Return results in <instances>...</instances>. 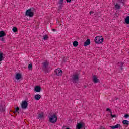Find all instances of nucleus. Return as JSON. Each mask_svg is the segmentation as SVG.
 <instances>
[{
    "mask_svg": "<svg viewBox=\"0 0 129 129\" xmlns=\"http://www.w3.org/2000/svg\"><path fill=\"white\" fill-rule=\"evenodd\" d=\"M110 127L111 128V129H115V128H121V126L120 125V124H117L114 126H110Z\"/></svg>",
    "mask_w": 129,
    "mask_h": 129,
    "instance_id": "obj_11",
    "label": "nucleus"
},
{
    "mask_svg": "<svg viewBox=\"0 0 129 129\" xmlns=\"http://www.w3.org/2000/svg\"><path fill=\"white\" fill-rule=\"evenodd\" d=\"M28 107V101L24 100L21 103V108L26 109Z\"/></svg>",
    "mask_w": 129,
    "mask_h": 129,
    "instance_id": "obj_6",
    "label": "nucleus"
},
{
    "mask_svg": "<svg viewBox=\"0 0 129 129\" xmlns=\"http://www.w3.org/2000/svg\"><path fill=\"white\" fill-rule=\"evenodd\" d=\"M35 100H40L41 99V95L37 94L34 96Z\"/></svg>",
    "mask_w": 129,
    "mask_h": 129,
    "instance_id": "obj_16",
    "label": "nucleus"
},
{
    "mask_svg": "<svg viewBox=\"0 0 129 129\" xmlns=\"http://www.w3.org/2000/svg\"><path fill=\"white\" fill-rule=\"evenodd\" d=\"M93 81L94 83H98V79L96 77V76L94 75L93 76Z\"/></svg>",
    "mask_w": 129,
    "mask_h": 129,
    "instance_id": "obj_12",
    "label": "nucleus"
},
{
    "mask_svg": "<svg viewBox=\"0 0 129 129\" xmlns=\"http://www.w3.org/2000/svg\"><path fill=\"white\" fill-rule=\"evenodd\" d=\"M63 4H64V0H59L58 2V9L59 10H62V8H63Z\"/></svg>",
    "mask_w": 129,
    "mask_h": 129,
    "instance_id": "obj_8",
    "label": "nucleus"
},
{
    "mask_svg": "<svg viewBox=\"0 0 129 129\" xmlns=\"http://www.w3.org/2000/svg\"><path fill=\"white\" fill-rule=\"evenodd\" d=\"M21 110H20V108L19 107H17L15 108V111L13 112V113H18V114H20L21 113Z\"/></svg>",
    "mask_w": 129,
    "mask_h": 129,
    "instance_id": "obj_13",
    "label": "nucleus"
},
{
    "mask_svg": "<svg viewBox=\"0 0 129 129\" xmlns=\"http://www.w3.org/2000/svg\"><path fill=\"white\" fill-rule=\"evenodd\" d=\"M57 120H58V117H57L56 114H53L49 117V122H51V123H55L57 122Z\"/></svg>",
    "mask_w": 129,
    "mask_h": 129,
    "instance_id": "obj_4",
    "label": "nucleus"
},
{
    "mask_svg": "<svg viewBox=\"0 0 129 129\" xmlns=\"http://www.w3.org/2000/svg\"><path fill=\"white\" fill-rule=\"evenodd\" d=\"M49 62L48 61H45V62L42 63L43 68H49Z\"/></svg>",
    "mask_w": 129,
    "mask_h": 129,
    "instance_id": "obj_9",
    "label": "nucleus"
},
{
    "mask_svg": "<svg viewBox=\"0 0 129 129\" xmlns=\"http://www.w3.org/2000/svg\"><path fill=\"white\" fill-rule=\"evenodd\" d=\"M103 40L104 39H103L102 36H98L95 38L94 41L96 44H101L103 42Z\"/></svg>",
    "mask_w": 129,
    "mask_h": 129,
    "instance_id": "obj_3",
    "label": "nucleus"
},
{
    "mask_svg": "<svg viewBox=\"0 0 129 129\" xmlns=\"http://www.w3.org/2000/svg\"><path fill=\"white\" fill-rule=\"evenodd\" d=\"M67 3H71V0H66Z\"/></svg>",
    "mask_w": 129,
    "mask_h": 129,
    "instance_id": "obj_34",
    "label": "nucleus"
},
{
    "mask_svg": "<svg viewBox=\"0 0 129 129\" xmlns=\"http://www.w3.org/2000/svg\"><path fill=\"white\" fill-rule=\"evenodd\" d=\"M55 74H56L58 76H60L62 75V73H63V71L62 70L60 69H57L54 71Z\"/></svg>",
    "mask_w": 129,
    "mask_h": 129,
    "instance_id": "obj_7",
    "label": "nucleus"
},
{
    "mask_svg": "<svg viewBox=\"0 0 129 129\" xmlns=\"http://www.w3.org/2000/svg\"><path fill=\"white\" fill-rule=\"evenodd\" d=\"M15 78H16V79H17V80H20V79H21V78H22V75L20 73H17L16 75Z\"/></svg>",
    "mask_w": 129,
    "mask_h": 129,
    "instance_id": "obj_14",
    "label": "nucleus"
},
{
    "mask_svg": "<svg viewBox=\"0 0 129 129\" xmlns=\"http://www.w3.org/2000/svg\"><path fill=\"white\" fill-rule=\"evenodd\" d=\"M6 33L4 31H0V38H3V37H5L6 36Z\"/></svg>",
    "mask_w": 129,
    "mask_h": 129,
    "instance_id": "obj_18",
    "label": "nucleus"
},
{
    "mask_svg": "<svg viewBox=\"0 0 129 129\" xmlns=\"http://www.w3.org/2000/svg\"><path fill=\"white\" fill-rule=\"evenodd\" d=\"M52 31H53V32H56V31H57V30H56V29H52Z\"/></svg>",
    "mask_w": 129,
    "mask_h": 129,
    "instance_id": "obj_36",
    "label": "nucleus"
},
{
    "mask_svg": "<svg viewBox=\"0 0 129 129\" xmlns=\"http://www.w3.org/2000/svg\"><path fill=\"white\" fill-rule=\"evenodd\" d=\"M4 56V54L3 53L0 52V64H2V61H3V57Z\"/></svg>",
    "mask_w": 129,
    "mask_h": 129,
    "instance_id": "obj_23",
    "label": "nucleus"
},
{
    "mask_svg": "<svg viewBox=\"0 0 129 129\" xmlns=\"http://www.w3.org/2000/svg\"><path fill=\"white\" fill-rule=\"evenodd\" d=\"M43 117H44V113H41V114H39L38 119H42Z\"/></svg>",
    "mask_w": 129,
    "mask_h": 129,
    "instance_id": "obj_24",
    "label": "nucleus"
},
{
    "mask_svg": "<svg viewBox=\"0 0 129 129\" xmlns=\"http://www.w3.org/2000/svg\"><path fill=\"white\" fill-rule=\"evenodd\" d=\"M48 38H49V37L46 34L43 36V40H44V41H47V40H48Z\"/></svg>",
    "mask_w": 129,
    "mask_h": 129,
    "instance_id": "obj_27",
    "label": "nucleus"
},
{
    "mask_svg": "<svg viewBox=\"0 0 129 129\" xmlns=\"http://www.w3.org/2000/svg\"><path fill=\"white\" fill-rule=\"evenodd\" d=\"M110 115L112 118H113L114 117H116V115H112V112L110 111Z\"/></svg>",
    "mask_w": 129,
    "mask_h": 129,
    "instance_id": "obj_30",
    "label": "nucleus"
},
{
    "mask_svg": "<svg viewBox=\"0 0 129 129\" xmlns=\"http://www.w3.org/2000/svg\"><path fill=\"white\" fill-rule=\"evenodd\" d=\"M124 117H125V118H127L128 117H129V115L125 114V115H124Z\"/></svg>",
    "mask_w": 129,
    "mask_h": 129,
    "instance_id": "obj_32",
    "label": "nucleus"
},
{
    "mask_svg": "<svg viewBox=\"0 0 129 129\" xmlns=\"http://www.w3.org/2000/svg\"><path fill=\"white\" fill-rule=\"evenodd\" d=\"M118 64H120L119 66H120V68L121 69V70H122V69H123V65L124 64V63L122 62H118Z\"/></svg>",
    "mask_w": 129,
    "mask_h": 129,
    "instance_id": "obj_20",
    "label": "nucleus"
},
{
    "mask_svg": "<svg viewBox=\"0 0 129 129\" xmlns=\"http://www.w3.org/2000/svg\"><path fill=\"white\" fill-rule=\"evenodd\" d=\"M90 45V39H87V40L84 42V46H88Z\"/></svg>",
    "mask_w": 129,
    "mask_h": 129,
    "instance_id": "obj_15",
    "label": "nucleus"
},
{
    "mask_svg": "<svg viewBox=\"0 0 129 129\" xmlns=\"http://www.w3.org/2000/svg\"><path fill=\"white\" fill-rule=\"evenodd\" d=\"M64 127H66V126H63V128H64Z\"/></svg>",
    "mask_w": 129,
    "mask_h": 129,
    "instance_id": "obj_38",
    "label": "nucleus"
},
{
    "mask_svg": "<svg viewBox=\"0 0 129 129\" xmlns=\"http://www.w3.org/2000/svg\"><path fill=\"white\" fill-rule=\"evenodd\" d=\"M111 111V110L110 109L108 108H107L106 109V111Z\"/></svg>",
    "mask_w": 129,
    "mask_h": 129,
    "instance_id": "obj_33",
    "label": "nucleus"
},
{
    "mask_svg": "<svg viewBox=\"0 0 129 129\" xmlns=\"http://www.w3.org/2000/svg\"><path fill=\"white\" fill-rule=\"evenodd\" d=\"M93 11H90V15H91V14H93Z\"/></svg>",
    "mask_w": 129,
    "mask_h": 129,
    "instance_id": "obj_35",
    "label": "nucleus"
},
{
    "mask_svg": "<svg viewBox=\"0 0 129 129\" xmlns=\"http://www.w3.org/2000/svg\"><path fill=\"white\" fill-rule=\"evenodd\" d=\"M122 123L124 125H129V121L126 120H123Z\"/></svg>",
    "mask_w": 129,
    "mask_h": 129,
    "instance_id": "obj_19",
    "label": "nucleus"
},
{
    "mask_svg": "<svg viewBox=\"0 0 129 129\" xmlns=\"http://www.w3.org/2000/svg\"><path fill=\"white\" fill-rule=\"evenodd\" d=\"M115 8L117 10H119V9H120V6L118 5V4H116L115 5Z\"/></svg>",
    "mask_w": 129,
    "mask_h": 129,
    "instance_id": "obj_29",
    "label": "nucleus"
},
{
    "mask_svg": "<svg viewBox=\"0 0 129 129\" xmlns=\"http://www.w3.org/2000/svg\"><path fill=\"white\" fill-rule=\"evenodd\" d=\"M6 109V107L5 106L1 105L0 106V112H5Z\"/></svg>",
    "mask_w": 129,
    "mask_h": 129,
    "instance_id": "obj_17",
    "label": "nucleus"
},
{
    "mask_svg": "<svg viewBox=\"0 0 129 129\" xmlns=\"http://www.w3.org/2000/svg\"><path fill=\"white\" fill-rule=\"evenodd\" d=\"M49 68H43V71H44L45 73H49Z\"/></svg>",
    "mask_w": 129,
    "mask_h": 129,
    "instance_id": "obj_25",
    "label": "nucleus"
},
{
    "mask_svg": "<svg viewBox=\"0 0 129 129\" xmlns=\"http://www.w3.org/2000/svg\"><path fill=\"white\" fill-rule=\"evenodd\" d=\"M85 124H84V123L79 122V123H77L76 127L77 129H81V128L85 129Z\"/></svg>",
    "mask_w": 129,
    "mask_h": 129,
    "instance_id": "obj_5",
    "label": "nucleus"
},
{
    "mask_svg": "<svg viewBox=\"0 0 129 129\" xmlns=\"http://www.w3.org/2000/svg\"><path fill=\"white\" fill-rule=\"evenodd\" d=\"M13 32H14V33H17L18 32V28L16 27H13L12 29Z\"/></svg>",
    "mask_w": 129,
    "mask_h": 129,
    "instance_id": "obj_26",
    "label": "nucleus"
},
{
    "mask_svg": "<svg viewBox=\"0 0 129 129\" xmlns=\"http://www.w3.org/2000/svg\"><path fill=\"white\" fill-rule=\"evenodd\" d=\"M0 41H2V42H6V39H5L4 37H0Z\"/></svg>",
    "mask_w": 129,
    "mask_h": 129,
    "instance_id": "obj_31",
    "label": "nucleus"
},
{
    "mask_svg": "<svg viewBox=\"0 0 129 129\" xmlns=\"http://www.w3.org/2000/svg\"><path fill=\"white\" fill-rule=\"evenodd\" d=\"M79 73L73 74L72 77V81L73 83H77L79 81Z\"/></svg>",
    "mask_w": 129,
    "mask_h": 129,
    "instance_id": "obj_2",
    "label": "nucleus"
},
{
    "mask_svg": "<svg viewBox=\"0 0 129 129\" xmlns=\"http://www.w3.org/2000/svg\"><path fill=\"white\" fill-rule=\"evenodd\" d=\"M84 88H86V86H84Z\"/></svg>",
    "mask_w": 129,
    "mask_h": 129,
    "instance_id": "obj_37",
    "label": "nucleus"
},
{
    "mask_svg": "<svg viewBox=\"0 0 129 129\" xmlns=\"http://www.w3.org/2000/svg\"><path fill=\"white\" fill-rule=\"evenodd\" d=\"M34 90L36 92H40L42 90V88L40 86H36L34 88Z\"/></svg>",
    "mask_w": 129,
    "mask_h": 129,
    "instance_id": "obj_10",
    "label": "nucleus"
},
{
    "mask_svg": "<svg viewBox=\"0 0 129 129\" xmlns=\"http://www.w3.org/2000/svg\"><path fill=\"white\" fill-rule=\"evenodd\" d=\"M125 22L126 24L127 25H129V16H127L126 18L125 19Z\"/></svg>",
    "mask_w": 129,
    "mask_h": 129,
    "instance_id": "obj_22",
    "label": "nucleus"
},
{
    "mask_svg": "<svg viewBox=\"0 0 129 129\" xmlns=\"http://www.w3.org/2000/svg\"><path fill=\"white\" fill-rule=\"evenodd\" d=\"M28 69H29V70H32L33 69V64L32 63L29 64Z\"/></svg>",
    "mask_w": 129,
    "mask_h": 129,
    "instance_id": "obj_28",
    "label": "nucleus"
},
{
    "mask_svg": "<svg viewBox=\"0 0 129 129\" xmlns=\"http://www.w3.org/2000/svg\"><path fill=\"white\" fill-rule=\"evenodd\" d=\"M35 11L36 10L34 8H30L29 9L26 10L25 12V16H27V17H30V18H32L34 17V13H35Z\"/></svg>",
    "mask_w": 129,
    "mask_h": 129,
    "instance_id": "obj_1",
    "label": "nucleus"
},
{
    "mask_svg": "<svg viewBox=\"0 0 129 129\" xmlns=\"http://www.w3.org/2000/svg\"><path fill=\"white\" fill-rule=\"evenodd\" d=\"M73 46L74 47H77V46H78V42H77V41H74L73 43Z\"/></svg>",
    "mask_w": 129,
    "mask_h": 129,
    "instance_id": "obj_21",
    "label": "nucleus"
}]
</instances>
